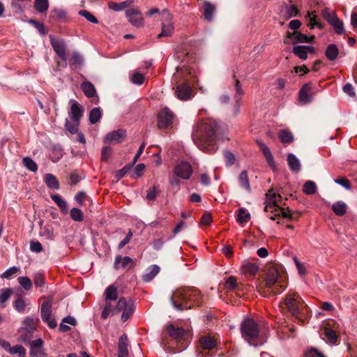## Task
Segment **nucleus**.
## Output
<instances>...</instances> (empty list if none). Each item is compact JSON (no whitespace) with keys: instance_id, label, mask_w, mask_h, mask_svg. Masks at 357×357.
I'll return each instance as SVG.
<instances>
[{"instance_id":"nucleus-59","label":"nucleus","mask_w":357,"mask_h":357,"mask_svg":"<svg viewBox=\"0 0 357 357\" xmlns=\"http://www.w3.org/2000/svg\"><path fill=\"white\" fill-rule=\"evenodd\" d=\"M20 271V268L15 266L10 267L1 274L2 278L10 279Z\"/></svg>"},{"instance_id":"nucleus-27","label":"nucleus","mask_w":357,"mask_h":357,"mask_svg":"<svg viewBox=\"0 0 357 357\" xmlns=\"http://www.w3.org/2000/svg\"><path fill=\"white\" fill-rule=\"evenodd\" d=\"M44 181L49 188L53 190L59 189V183L56 177L52 174H46L45 175Z\"/></svg>"},{"instance_id":"nucleus-8","label":"nucleus","mask_w":357,"mask_h":357,"mask_svg":"<svg viewBox=\"0 0 357 357\" xmlns=\"http://www.w3.org/2000/svg\"><path fill=\"white\" fill-rule=\"evenodd\" d=\"M160 15L162 31L158 35V37H169L173 34L174 30V25L172 21V15L166 9H164L161 11Z\"/></svg>"},{"instance_id":"nucleus-50","label":"nucleus","mask_w":357,"mask_h":357,"mask_svg":"<svg viewBox=\"0 0 357 357\" xmlns=\"http://www.w3.org/2000/svg\"><path fill=\"white\" fill-rule=\"evenodd\" d=\"M279 138L282 143L287 144L293 141L294 137L291 132L282 130L279 132Z\"/></svg>"},{"instance_id":"nucleus-54","label":"nucleus","mask_w":357,"mask_h":357,"mask_svg":"<svg viewBox=\"0 0 357 357\" xmlns=\"http://www.w3.org/2000/svg\"><path fill=\"white\" fill-rule=\"evenodd\" d=\"M83 63V57L82 56L77 52H74L72 54V56L70 61V66H74L75 67L80 66Z\"/></svg>"},{"instance_id":"nucleus-40","label":"nucleus","mask_w":357,"mask_h":357,"mask_svg":"<svg viewBox=\"0 0 357 357\" xmlns=\"http://www.w3.org/2000/svg\"><path fill=\"white\" fill-rule=\"evenodd\" d=\"M235 91H236V93L234 95V99H235V101L236 103V113H238L239 111V107H240L239 102H240L241 96L243 95V91L241 88L240 82L238 79L235 80Z\"/></svg>"},{"instance_id":"nucleus-18","label":"nucleus","mask_w":357,"mask_h":357,"mask_svg":"<svg viewBox=\"0 0 357 357\" xmlns=\"http://www.w3.org/2000/svg\"><path fill=\"white\" fill-rule=\"evenodd\" d=\"M43 341L41 338L33 340L30 342L31 357H40L43 355Z\"/></svg>"},{"instance_id":"nucleus-1","label":"nucleus","mask_w":357,"mask_h":357,"mask_svg":"<svg viewBox=\"0 0 357 357\" xmlns=\"http://www.w3.org/2000/svg\"><path fill=\"white\" fill-rule=\"evenodd\" d=\"M218 128V123L215 119H207L199 121L193 126L192 139L199 150L213 153L218 149L215 142Z\"/></svg>"},{"instance_id":"nucleus-3","label":"nucleus","mask_w":357,"mask_h":357,"mask_svg":"<svg viewBox=\"0 0 357 357\" xmlns=\"http://www.w3.org/2000/svg\"><path fill=\"white\" fill-rule=\"evenodd\" d=\"M286 274L281 269L271 267L265 278V287L271 293L280 294L286 288Z\"/></svg>"},{"instance_id":"nucleus-52","label":"nucleus","mask_w":357,"mask_h":357,"mask_svg":"<svg viewBox=\"0 0 357 357\" xmlns=\"http://www.w3.org/2000/svg\"><path fill=\"white\" fill-rule=\"evenodd\" d=\"M33 283L36 287H42L45 284V275L41 272L33 274Z\"/></svg>"},{"instance_id":"nucleus-25","label":"nucleus","mask_w":357,"mask_h":357,"mask_svg":"<svg viewBox=\"0 0 357 357\" xmlns=\"http://www.w3.org/2000/svg\"><path fill=\"white\" fill-rule=\"evenodd\" d=\"M288 37L292 40L293 43H309V42H311L314 38V36L308 37L305 34L298 33L296 31H294V33H289Z\"/></svg>"},{"instance_id":"nucleus-42","label":"nucleus","mask_w":357,"mask_h":357,"mask_svg":"<svg viewBox=\"0 0 357 357\" xmlns=\"http://www.w3.org/2000/svg\"><path fill=\"white\" fill-rule=\"evenodd\" d=\"M40 234L41 236L50 241H53L55 238L54 230L51 225L44 226L41 229Z\"/></svg>"},{"instance_id":"nucleus-23","label":"nucleus","mask_w":357,"mask_h":357,"mask_svg":"<svg viewBox=\"0 0 357 357\" xmlns=\"http://www.w3.org/2000/svg\"><path fill=\"white\" fill-rule=\"evenodd\" d=\"M257 144L259 146L260 150L262 151L268 164L271 167H275V161L269 148L260 140H257Z\"/></svg>"},{"instance_id":"nucleus-34","label":"nucleus","mask_w":357,"mask_h":357,"mask_svg":"<svg viewBox=\"0 0 357 357\" xmlns=\"http://www.w3.org/2000/svg\"><path fill=\"white\" fill-rule=\"evenodd\" d=\"M259 266L252 263L245 262L241 268V271L245 275H255L258 272Z\"/></svg>"},{"instance_id":"nucleus-61","label":"nucleus","mask_w":357,"mask_h":357,"mask_svg":"<svg viewBox=\"0 0 357 357\" xmlns=\"http://www.w3.org/2000/svg\"><path fill=\"white\" fill-rule=\"evenodd\" d=\"M225 287L228 290H234L236 288L238 289L236 278L234 276H229L227 278L225 281Z\"/></svg>"},{"instance_id":"nucleus-53","label":"nucleus","mask_w":357,"mask_h":357,"mask_svg":"<svg viewBox=\"0 0 357 357\" xmlns=\"http://www.w3.org/2000/svg\"><path fill=\"white\" fill-rule=\"evenodd\" d=\"M304 357H326L315 347H310L304 352Z\"/></svg>"},{"instance_id":"nucleus-14","label":"nucleus","mask_w":357,"mask_h":357,"mask_svg":"<svg viewBox=\"0 0 357 357\" xmlns=\"http://www.w3.org/2000/svg\"><path fill=\"white\" fill-rule=\"evenodd\" d=\"M158 127L160 129H165L172 123L174 120V114L169 108L165 107L158 113Z\"/></svg>"},{"instance_id":"nucleus-11","label":"nucleus","mask_w":357,"mask_h":357,"mask_svg":"<svg viewBox=\"0 0 357 357\" xmlns=\"http://www.w3.org/2000/svg\"><path fill=\"white\" fill-rule=\"evenodd\" d=\"M282 197L275 192L273 190H270L266 194V201L264 211L267 213H274L279 206V202L281 201Z\"/></svg>"},{"instance_id":"nucleus-33","label":"nucleus","mask_w":357,"mask_h":357,"mask_svg":"<svg viewBox=\"0 0 357 357\" xmlns=\"http://www.w3.org/2000/svg\"><path fill=\"white\" fill-rule=\"evenodd\" d=\"M238 181L240 185L243 188L248 192H251V187L250 185L247 171L244 170L241 172L238 176Z\"/></svg>"},{"instance_id":"nucleus-37","label":"nucleus","mask_w":357,"mask_h":357,"mask_svg":"<svg viewBox=\"0 0 357 357\" xmlns=\"http://www.w3.org/2000/svg\"><path fill=\"white\" fill-rule=\"evenodd\" d=\"M63 150L60 146H54L50 152V159L52 162H58L63 155Z\"/></svg>"},{"instance_id":"nucleus-10","label":"nucleus","mask_w":357,"mask_h":357,"mask_svg":"<svg viewBox=\"0 0 357 357\" xmlns=\"http://www.w3.org/2000/svg\"><path fill=\"white\" fill-rule=\"evenodd\" d=\"M52 303L51 298L45 301L41 305L40 312L43 321L46 323L50 328H54L57 323L52 317Z\"/></svg>"},{"instance_id":"nucleus-7","label":"nucleus","mask_w":357,"mask_h":357,"mask_svg":"<svg viewBox=\"0 0 357 357\" xmlns=\"http://www.w3.org/2000/svg\"><path fill=\"white\" fill-rule=\"evenodd\" d=\"M284 304L288 311L295 317H298L303 306V301L298 294L289 293L285 298Z\"/></svg>"},{"instance_id":"nucleus-32","label":"nucleus","mask_w":357,"mask_h":357,"mask_svg":"<svg viewBox=\"0 0 357 357\" xmlns=\"http://www.w3.org/2000/svg\"><path fill=\"white\" fill-rule=\"evenodd\" d=\"M310 87L308 84H305L299 92V100L303 104L308 103L311 101V97L309 94Z\"/></svg>"},{"instance_id":"nucleus-13","label":"nucleus","mask_w":357,"mask_h":357,"mask_svg":"<svg viewBox=\"0 0 357 357\" xmlns=\"http://www.w3.org/2000/svg\"><path fill=\"white\" fill-rule=\"evenodd\" d=\"M136 266L135 261L130 257L116 255L114 260V268L116 270L129 271Z\"/></svg>"},{"instance_id":"nucleus-44","label":"nucleus","mask_w":357,"mask_h":357,"mask_svg":"<svg viewBox=\"0 0 357 357\" xmlns=\"http://www.w3.org/2000/svg\"><path fill=\"white\" fill-rule=\"evenodd\" d=\"M102 112L100 107H94L89 112V121L92 124H95L100 119Z\"/></svg>"},{"instance_id":"nucleus-30","label":"nucleus","mask_w":357,"mask_h":357,"mask_svg":"<svg viewBox=\"0 0 357 357\" xmlns=\"http://www.w3.org/2000/svg\"><path fill=\"white\" fill-rule=\"evenodd\" d=\"M347 209V204L342 201H337L332 205V210L338 216L344 215Z\"/></svg>"},{"instance_id":"nucleus-60","label":"nucleus","mask_w":357,"mask_h":357,"mask_svg":"<svg viewBox=\"0 0 357 357\" xmlns=\"http://www.w3.org/2000/svg\"><path fill=\"white\" fill-rule=\"evenodd\" d=\"M134 2V0H126L121 3H113V10L121 11L128 7Z\"/></svg>"},{"instance_id":"nucleus-29","label":"nucleus","mask_w":357,"mask_h":357,"mask_svg":"<svg viewBox=\"0 0 357 357\" xmlns=\"http://www.w3.org/2000/svg\"><path fill=\"white\" fill-rule=\"evenodd\" d=\"M281 13L284 18L289 19L296 17L298 14V10L295 5H286Z\"/></svg>"},{"instance_id":"nucleus-22","label":"nucleus","mask_w":357,"mask_h":357,"mask_svg":"<svg viewBox=\"0 0 357 357\" xmlns=\"http://www.w3.org/2000/svg\"><path fill=\"white\" fill-rule=\"evenodd\" d=\"M257 144L259 146L260 150L262 151L268 164L271 167H275V161L269 148L260 140H257Z\"/></svg>"},{"instance_id":"nucleus-47","label":"nucleus","mask_w":357,"mask_h":357,"mask_svg":"<svg viewBox=\"0 0 357 357\" xmlns=\"http://www.w3.org/2000/svg\"><path fill=\"white\" fill-rule=\"evenodd\" d=\"M34 8L38 12L43 13L47 10L49 1L48 0H35Z\"/></svg>"},{"instance_id":"nucleus-15","label":"nucleus","mask_w":357,"mask_h":357,"mask_svg":"<svg viewBox=\"0 0 357 357\" xmlns=\"http://www.w3.org/2000/svg\"><path fill=\"white\" fill-rule=\"evenodd\" d=\"M126 14L132 25L137 28L142 26L144 18L140 11L137 9H128Z\"/></svg>"},{"instance_id":"nucleus-49","label":"nucleus","mask_w":357,"mask_h":357,"mask_svg":"<svg viewBox=\"0 0 357 357\" xmlns=\"http://www.w3.org/2000/svg\"><path fill=\"white\" fill-rule=\"evenodd\" d=\"M126 131L123 129L113 131V142L121 143L126 137Z\"/></svg>"},{"instance_id":"nucleus-31","label":"nucleus","mask_w":357,"mask_h":357,"mask_svg":"<svg viewBox=\"0 0 357 357\" xmlns=\"http://www.w3.org/2000/svg\"><path fill=\"white\" fill-rule=\"evenodd\" d=\"M199 341L202 348L207 350L213 349L217 344L215 339L209 335L201 337Z\"/></svg>"},{"instance_id":"nucleus-9","label":"nucleus","mask_w":357,"mask_h":357,"mask_svg":"<svg viewBox=\"0 0 357 357\" xmlns=\"http://www.w3.org/2000/svg\"><path fill=\"white\" fill-rule=\"evenodd\" d=\"M50 40L51 45L56 55L61 59L63 61V67L67 66V54L66 50L67 46L65 43L64 40L61 38H55L53 36L50 35Z\"/></svg>"},{"instance_id":"nucleus-45","label":"nucleus","mask_w":357,"mask_h":357,"mask_svg":"<svg viewBox=\"0 0 357 357\" xmlns=\"http://www.w3.org/2000/svg\"><path fill=\"white\" fill-rule=\"evenodd\" d=\"M27 304L22 297H18L13 303V307L20 313H25Z\"/></svg>"},{"instance_id":"nucleus-4","label":"nucleus","mask_w":357,"mask_h":357,"mask_svg":"<svg viewBox=\"0 0 357 357\" xmlns=\"http://www.w3.org/2000/svg\"><path fill=\"white\" fill-rule=\"evenodd\" d=\"M241 332L243 338L250 346L257 347L264 344V341H259L257 343L254 342V341L258 340L259 335L258 324L254 319L250 318L245 319L241 324Z\"/></svg>"},{"instance_id":"nucleus-24","label":"nucleus","mask_w":357,"mask_h":357,"mask_svg":"<svg viewBox=\"0 0 357 357\" xmlns=\"http://www.w3.org/2000/svg\"><path fill=\"white\" fill-rule=\"evenodd\" d=\"M257 144L259 146L260 150L262 151L268 164L271 167H275V161L269 148L260 140H257Z\"/></svg>"},{"instance_id":"nucleus-20","label":"nucleus","mask_w":357,"mask_h":357,"mask_svg":"<svg viewBox=\"0 0 357 357\" xmlns=\"http://www.w3.org/2000/svg\"><path fill=\"white\" fill-rule=\"evenodd\" d=\"M117 357H129L127 335H122L118 342Z\"/></svg>"},{"instance_id":"nucleus-41","label":"nucleus","mask_w":357,"mask_h":357,"mask_svg":"<svg viewBox=\"0 0 357 357\" xmlns=\"http://www.w3.org/2000/svg\"><path fill=\"white\" fill-rule=\"evenodd\" d=\"M339 54L338 49L335 44L329 45L326 50V56L330 61H334Z\"/></svg>"},{"instance_id":"nucleus-26","label":"nucleus","mask_w":357,"mask_h":357,"mask_svg":"<svg viewBox=\"0 0 357 357\" xmlns=\"http://www.w3.org/2000/svg\"><path fill=\"white\" fill-rule=\"evenodd\" d=\"M287 163L291 171L298 172L301 170V165L299 159L293 153H289L287 155Z\"/></svg>"},{"instance_id":"nucleus-17","label":"nucleus","mask_w":357,"mask_h":357,"mask_svg":"<svg viewBox=\"0 0 357 357\" xmlns=\"http://www.w3.org/2000/svg\"><path fill=\"white\" fill-rule=\"evenodd\" d=\"M175 93L179 100H188L191 98L192 89L188 84L183 83L176 86Z\"/></svg>"},{"instance_id":"nucleus-55","label":"nucleus","mask_w":357,"mask_h":357,"mask_svg":"<svg viewBox=\"0 0 357 357\" xmlns=\"http://www.w3.org/2000/svg\"><path fill=\"white\" fill-rule=\"evenodd\" d=\"M70 218L76 222H81L84 219L82 211L77 208H73L70 211Z\"/></svg>"},{"instance_id":"nucleus-58","label":"nucleus","mask_w":357,"mask_h":357,"mask_svg":"<svg viewBox=\"0 0 357 357\" xmlns=\"http://www.w3.org/2000/svg\"><path fill=\"white\" fill-rule=\"evenodd\" d=\"M9 354L12 355L17 354L19 357H25L26 349L22 345H15L11 347Z\"/></svg>"},{"instance_id":"nucleus-19","label":"nucleus","mask_w":357,"mask_h":357,"mask_svg":"<svg viewBox=\"0 0 357 357\" xmlns=\"http://www.w3.org/2000/svg\"><path fill=\"white\" fill-rule=\"evenodd\" d=\"M292 52L301 59L305 60L308 54L314 52V48L310 45H297L293 47Z\"/></svg>"},{"instance_id":"nucleus-62","label":"nucleus","mask_w":357,"mask_h":357,"mask_svg":"<svg viewBox=\"0 0 357 357\" xmlns=\"http://www.w3.org/2000/svg\"><path fill=\"white\" fill-rule=\"evenodd\" d=\"M130 79L132 84L137 85H142L144 81V75L137 72H135L131 75Z\"/></svg>"},{"instance_id":"nucleus-48","label":"nucleus","mask_w":357,"mask_h":357,"mask_svg":"<svg viewBox=\"0 0 357 357\" xmlns=\"http://www.w3.org/2000/svg\"><path fill=\"white\" fill-rule=\"evenodd\" d=\"M24 167L31 172H36L38 170L37 164L29 157H24L22 159Z\"/></svg>"},{"instance_id":"nucleus-51","label":"nucleus","mask_w":357,"mask_h":357,"mask_svg":"<svg viewBox=\"0 0 357 357\" xmlns=\"http://www.w3.org/2000/svg\"><path fill=\"white\" fill-rule=\"evenodd\" d=\"M303 190L306 195H313L317 190V185L314 182L307 181L305 183Z\"/></svg>"},{"instance_id":"nucleus-21","label":"nucleus","mask_w":357,"mask_h":357,"mask_svg":"<svg viewBox=\"0 0 357 357\" xmlns=\"http://www.w3.org/2000/svg\"><path fill=\"white\" fill-rule=\"evenodd\" d=\"M105 301L107 302L106 305L105 306L102 314H101V318L102 319H106L109 314L112 312V307H111V301H112V284L109 285L105 292Z\"/></svg>"},{"instance_id":"nucleus-5","label":"nucleus","mask_w":357,"mask_h":357,"mask_svg":"<svg viewBox=\"0 0 357 357\" xmlns=\"http://www.w3.org/2000/svg\"><path fill=\"white\" fill-rule=\"evenodd\" d=\"M71 102L72 105L70 110L68 111V116L71 121L66 119L65 122V128L71 134H75L77 132L80 119L83 116V109L82 107L77 101L72 100Z\"/></svg>"},{"instance_id":"nucleus-57","label":"nucleus","mask_w":357,"mask_h":357,"mask_svg":"<svg viewBox=\"0 0 357 357\" xmlns=\"http://www.w3.org/2000/svg\"><path fill=\"white\" fill-rule=\"evenodd\" d=\"M18 282L26 291H29L32 288V282L30 278L26 276L18 278Z\"/></svg>"},{"instance_id":"nucleus-6","label":"nucleus","mask_w":357,"mask_h":357,"mask_svg":"<svg viewBox=\"0 0 357 357\" xmlns=\"http://www.w3.org/2000/svg\"><path fill=\"white\" fill-rule=\"evenodd\" d=\"M135 310V303L131 298L121 297L113 308V314H119L121 321L126 322L132 317Z\"/></svg>"},{"instance_id":"nucleus-36","label":"nucleus","mask_w":357,"mask_h":357,"mask_svg":"<svg viewBox=\"0 0 357 357\" xmlns=\"http://www.w3.org/2000/svg\"><path fill=\"white\" fill-rule=\"evenodd\" d=\"M282 216L283 218L291 220L293 218V214L290 211H286L284 208L281 207L278 208L273 215L270 216V218L273 220H275L278 217Z\"/></svg>"},{"instance_id":"nucleus-2","label":"nucleus","mask_w":357,"mask_h":357,"mask_svg":"<svg viewBox=\"0 0 357 357\" xmlns=\"http://www.w3.org/2000/svg\"><path fill=\"white\" fill-rule=\"evenodd\" d=\"M200 292L195 288H182L176 290L170 296V301L174 309L182 311L192 307L188 302L199 303Z\"/></svg>"},{"instance_id":"nucleus-12","label":"nucleus","mask_w":357,"mask_h":357,"mask_svg":"<svg viewBox=\"0 0 357 357\" xmlns=\"http://www.w3.org/2000/svg\"><path fill=\"white\" fill-rule=\"evenodd\" d=\"M193 172L192 167L188 162H181L177 164L174 169V174L175 176L188 180L190 178Z\"/></svg>"},{"instance_id":"nucleus-16","label":"nucleus","mask_w":357,"mask_h":357,"mask_svg":"<svg viewBox=\"0 0 357 357\" xmlns=\"http://www.w3.org/2000/svg\"><path fill=\"white\" fill-rule=\"evenodd\" d=\"M80 87L84 95L91 99L92 102L98 103V96H97L96 89L91 82L84 81L81 84Z\"/></svg>"},{"instance_id":"nucleus-64","label":"nucleus","mask_w":357,"mask_h":357,"mask_svg":"<svg viewBox=\"0 0 357 357\" xmlns=\"http://www.w3.org/2000/svg\"><path fill=\"white\" fill-rule=\"evenodd\" d=\"M145 169V165L142 163L138 164L134 169L133 172L131 174V177L133 178H137L141 176Z\"/></svg>"},{"instance_id":"nucleus-43","label":"nucleus","mask_w":357,"mask_h":357,"mask_svg":"<svg viewBox=\"0 0 357 357\" xmlns=\"http://www.w3.org/2000/svg\"><path fill=\"white\" fill-rule=\"evenodd\" d=\"M37 321H38V319H33L32 317L26 318L23 322L24 328L29 333H31L36 329Z\"/></svg>"},{"instance_id":"nucleus-38","label":"nucleus","mask_w":357,"mask_h":357,"mask_svg":"<svg viewBox=\"0 0 357 357\" xmlns=\"http://www.w3.org/2000/svg\"><path fill=\"white\" fill-rule=\"evenodd\" d=\"M215 10V6L212 3L206 2L204 4V16L205 20L211 21L213 20Z\"/></svg>"},{"instance_id":"nucleus-63","label":"nucleus","mask_w":357,"mask_h":357,"mask_svg":"<svg viewBox=\"0 0 357 357\" xmlns=\"http://www.w3.org/2000/svg\"><path fill=\"white\" fill-rule=\"evenodd\" d=\"M324 334H325V336L327 338V340L331 344H334L336 342V340L337 339V336L336 335L335 331H333V329H331V328H325Z\"/></svg>"},{"instance_id":"nucleus-39","label":"nucleus","mask_w":357,"mask_h":357,"mask_svg":"<svg viewBox=\"0 0 357 357\" xmlns=\"http://www.w3.org/2000/svg\"><path fill=\"white\" fill-rule=\"evenodd\" d=\"M50 197L63 213L68 212L67 202L59 195H51Z\"/></svg>"},{"instance_id":"nucleus-56","label":"nucleus","mask_w":357,"mask_h":357,"mask_svg":"<svg viewBox=\"0 0 357 357\" xmlns=\"http://www.w3.org/2000/svg\"><path fill=\"white\" fill-rule=\"evenodd\" d=\"M323 16L329 24H332L337 19L335 12L328 8H325L323 10Z\"/></svg>"},{"instance_id":"nucleus-28","label":"nucleus","mask_w":357,"mask_h":357,"mask_svg":"<svg viewBox=\"0 0 357 357\" xmlns=\"http://www.w3.org/2000/svg\"><path fill=\"white\" fill-rule=\"evenodd\" d=\"M160 267L157 265H151L147 269V273L143 275L142 278L144 282H149L152 280L159 273Z\"/></svg>"},{"instance_id":"nucleus-46","label":"nucleus","mask_w":357,"mask_h":357,"mask_svg":"<svg viewBox=\"0 0 357 357\" xmlns=\"http://www.w3.org/2000/svg\"><path fill=\"white\" fill-rule=\"evenodd\" d=\"M250 219V214L245 208H240L237 215V222L240 224H245Z\"/></svg>"},{"instance_id":"nucleus-35","label":"nucleus","mask_w":357,"mask_h":357,"mask_svg":"<svg viewBox=\"0 0 357 357\" xmlns=\"http://www.w3.org/2000/svg\"><path fill=\"white\" fill-rule=\"evenodd\" d=\"M167 330L169 335L176 340L181 339L185 333L182 328H175L172 325H169Z\"/></svg>"}]
</instances>
